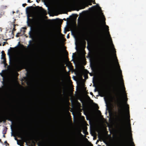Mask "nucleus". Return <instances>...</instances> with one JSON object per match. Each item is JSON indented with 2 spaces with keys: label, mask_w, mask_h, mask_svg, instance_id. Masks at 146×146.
<instances>
[{
  "label": "nucleus",
  "mask_w": 146,
  "mask_h": 146,
  "mask_svg": "<svg viewBox=\"0 0 146 146\" xmlns=\"http://www.w3.org/2000/svg\"><path fill=\"white\" fill-rule=\"evenodd\" d=\"M14 48L12 47H10V49L8 50V55L10 57L14 52Z\"/></svg>",
  "instance_id": "obj_7"
},
{
  "label": "nucleus",
  "mask_w": 146,
  "mask_h": 146,
  "mask_svg": "<svg viewBox=\"0 0 146 146\" xmlns=\"http://www.w3.org/2000/svg\"><path fill=\"white\" fill-rule=\"evenodd\" d=\"M1 58L3 59V63L5 64H6V59L5 58V54L4 51H2L1 52Z\"/></svg>",
  "instance_id": "obj_6"
},
{
  "label": "nucleus",
  "mask_w": 146,
  "mask_h": 146,
  "mask_svg": "<svg viewBox=\"0 0 146 146\" xmlns=\"http://www.w3.org/2000/svg\"><path fill=\"white\" fill-rule=\"evenodd\" d=\"M1 121H3L4 122L6 121V120L11 121H13L12 117L10 115L2 117H1Z\"/></svg>",
  "instance_id": "obj_5"
},
{
  "label": "nucleus",
  "mask_w": 146,
  "mask_h": 146,
  "mask_svg": "<svg viewBox=\"0 0 146 146\" xmlns=\"http://www.w3.org/2000/svg\"><path fill=\"white\" fill-rule=\"evenodd\" d=\"M106 28H107V31H108V37H109L110 38V40H111V43H112V46L113 47V52L115 54V60H116V62H117V66H118V67L119 69V72H120V74H121V84H124V81H123V76H122V71H121V69H120V66L119 65V64L118 62V60H117V58L116 56V51L115 50V48L114 47V46L113 45V43H112V39H111V36H110V33H109V27L108 26H107V25H106Z\"/></svg>",
  "instance_id": "obj_4"
},
{
  "label": "nucleus",
  "mask_w": 146,
  "mask_h": 146,
  "mask_svg": "<svg viewBox=\"0 0 146 146\" xmlns=\"http://www.w3.org/2000/svg\"><path fill=\"white\" fill-rule=\"evenodd\" d=\"M27 5V4L26 3L23 4H22V6L23 7H25V6Z\"/></svg>",
  "instance_id": "obj_24"
},
{
  "label": "nucleus",
  "mask_w": 146,
  "mask_h": 146,
  "mask_svg": "<svg viewBox=\"0 0 146 146\" xmlns=\"http://www.w3.org/2000/svg\"><path fill=\"white\" fill-rule=\"evenodd\" d=\"M1 7L3 9H5L7 7V6H1Z\"/></svg>",
  "instance_id": "obj_21"
},
{
  "label": "nucleus",
  "mask_w": 146,
  "mask_h": 146,
  "mask_svg": "<svg viewBox=\"0 0 146 146\" xmlns=\"http://www.w3.org/2000/svg\"><path fill=\"white\" fill-rule=\"evenodd\" d=\"M2 45L1 43L0 42V46H1Z\"/></svg>",
  "instance_id": "obj_38"
},
{
  "label": "nucleus",
  "mask_w": 146,
  "mask_h": 146,
  "mask_svg": "<svg viewBox=\"0 0 146 146\" xmlns=\"http://www.w3.org/2000/svg\"><path fill=\"white\" fill-rule=\"evenodd\" d=\"M48 40L49 42V43L51 45H53V44H54L53 41L52 40V39H50V38L49 39H48Z\"/></svg>",
  "instance_id": "obj_12"
},
{
  "label": "nucleus",
  "mask_w": 146,
  "mask_h": 146,
  "mask_svg": "<svg viewBox=\"0 0 146 146\" xmlns=\"http://www.w3.org/2000/svg\"><path fill=\"white\" fill-rule=\"evenodd\" d=\"M80 100L81 102L82 103H83V101L82 99Z\"/></svg>",
  "instance_id": "obj_34"
},
{
  "label": "nucleus",
  "mask_w": 146,
  "mask_h": 146,
  "mask_svg": "<svg viewBox=\"0 0 146 146\" xmlns=\"http://www.w3.org/2000/svg\"><path fill=\"white\" fill-rule=\"evenodd\" d=\"M127 119L129 120V122H130V115H129V114H128V115H127Z\"/></svg>",
  "instance_id": "obj_18"
},
{
  "label": "nucleus",
  "mask_w": 146,
  "mask_h": 146,
  "mask_svg": "<svg viewBox=\"0 0 146 146\" xmlns=\"http://www.w3.org/2000/svg\"><path fill=\"white\" fill-rule=\"evenodd\" d=\"M7 128L6 127H5V128H4L3 131V134H6L7 132Z\"/></svg>",
  "instance_id": "obj_15"
},
{
  "label": "nucleus",
  "mask_w": 146,
  "mask_h": 146,
  "mask_svg": "<svg viewBox=\"0 0 146 146\" xmlns=\"http://www.w3.org/2000/svg\"><path fill=\"white\" fill-rule=\"evenodd\" d=\"M126 146H129V144L128 143H127Z\"/></svg>",
  "instance_id": "obj_37"
},
{
  "label": "nucleus",
  "mask_w": 146,
  "mask_h": 146,
  "mask_svg": "<svg viewBox=\"0 0 146 146\" xmlns=\"http://www.w3.org/2000/svg\"><path fill=\"white\" fill-rule=\"evenodd\" d=\"M4 143L5 144V145L6 146H8L9 145V144L7 143V141H6L4 142Z\"/></svg>",
  "instance_id": "obj_19"
},
{
  "label": "nucleus",
  "mask_w": 146,
  "mask_h": 146,
  "mask_svg": "<svg viewBox=\"0 0 146 146\" xmlns=\"http://www.w3.org/2000/svg\"><path fill=\"white\" fill-rule=\"evenodd\" d=\"M38 23L39 25H40L41 24V20H39L38 21Z\"/></svg>",
  "instance_id": "obj_22"
},
{
  "label": "nucleus",
  "mask_w": 146,
  "mask_h": 146,
  "mask_svg": "<svg viewBox=\"0 0 146 146\" xmlns=\"http://www.w3.org/2000/svg\"><path fill=\"white\" fill-rule=\"evenodd\" d=\"M16 30V29H15V28H13L12 30V32H13L14 31H15Z\"/></svg>",
  "instance_id": "obj_26"
},
{
  "label": "nucleus",
  "mask_w": 146,
  "mask_h": 146,
  "mask_svg": "<svg viewBox=\"0 0 146 146\" xmlns=\"http://www.w3.org/2000/svg\"><path fill=\"white\" fill-rule=\"evenodd\" d=\"M29 37L31 38H33V35L31 31H30L29 33Z\"/></svg>",
  "instance_id": "obj_17"
},
{
  "label": "nucleus",
  "mask_w": 146,
  "mask_h": 146,
  "mask_svg": "<svg viewBox=\"0 0 146 146\" xmlns=\"http://www.w3.org/2000/svg\"><path fill=\"white\" fill-rule=\"evenodd\" d=\"M28 0V2L30 3L31 2L30 1V0Z\"/></svg>",
  "instance_id": "obj_33"
},
{
  "label": "nucleus",
  "mask_w": 146,
  "mask_h": 146,
  "mask_svg": "<svg viewBox=\"0 0 146 146\" xmlns=\"http://www.w3.org/2000/svg\"><path fill=\"white\" fill-rule=\"evenodd\" d=\"M6 44H8V42H3V45H2V46H4Z\"/></svg>",
  "instance_id": "obj_20"
},
{
  "label": "nucleus",
  "mask_w": 146,
  "mask_h": 146,
  "mask_svg": "<svg viewBox=\"0 0 146 146\" xmlns=\"http://www.w3.org/2000/svg\"><path fill=\"white\" fill-rule=\"evenodd\" d=\"M16 25H17V24H14L13 25V28H15V27Z\"/></svg>",
  "instance_id": "obj_29"
},
{
  "label": "nucleus",
  "mask_w": 146,
  "mask_h": 146,
  "mask_svg": "<svg viewBox=\"0 0 146 146\" xmlns=\"http://www.w3.org/2000/svg\"><path fill=\"white\" fill-rule=\"evenodd\" d=\"M27 132L25 128L22 127L19 129L18 133L21 138L26 143V144L28 145L29 144H30L31 143L30 141V139Z\"/></svg>",
  "instance_id": "obj_3"
},
{
  "label": "nucleus",
  "mask_w": 146,
  "mask_h": 146,
  "mask_svg": "<svg viewBox=\"0 0 146 146\" xmlns=\"http://www.w3.org/2000/svg\"><path fill=\"white\" fill-rule=\"evenodd\" d=\"M3 86H2V87L0 88V91H3L5 88V83L3 82Z\"/></svg>",
  "instance_id": "obj_10"
},
{
  "label": "nucleus",
  "mask_w": 146,
  "mask_h": 146,
  "mask_svg": "<svg viewBox=\"0 0 146 146\" xmlns=\"http://www.w3.org/2000/svg\"><path fill=\"white\" fill-rule=\"evenodd\" d=\"M105 24L106 25V22H105Z\"/></svg>",
  "instance_id": "obj_42"
},
{
  "label": "nucleus",
  "mask_w": 146,
  "mask_h": 146,
  "mask_svg": "<svg viewBox=\"0 0 146 146\" xmlns=\"http://www.w3.org/2000/svg\"><path fill=\"white\" fill-rule=\"evenodd\" d=\"M74 54V53H73V55H72V57L73 58L74 57L73 55Z\"/></svg>",
  "instance_id": "obj_39"
},
{
  "label": "nucleus",
  "mask_w": 146,
  "mask_h": 146,
  "mask_svg": "<svg viewBox=\"0 0 146 146\" xmlns=\"http://www.w3.org/2000/svg\"><path fill=\"white\" fill-rule=\"evenodd\" d=\"M0 142L1 143H3V142L2 141H1V139H0Z\"/></svg>",
  "instance_id": "obj_32"
},
{
  "label": "nucleus",
  "mask_w": 146,
  "mask_h": 146,
  "mask_svg": "<svg viewBox=\"0 0 146 146\" xmlns=\"http://www.w3.org/2000/svg\"><path fill=\"white\" fill-rule=\"evenodd\" d=\"M96 89H95V92H96Z\"/></svg>",
  "instance_id": "obj_40"
},
{
  "label": "nucleus",
  "mask_w": 146,
  "mask_h": 146,
  "mask_svg": "<svg viewBox=\"0 0 146 146\" xmlns=\"http://www.w3.org/2000/svg\"><path fill=\"white\" fill-rule=\"evenodd\" d=\"M21 46L23 48H25V46H24V45L23 44L21 45Z\"/></svg>",
  "instance_id": "obj_30"
},
{
  "label": "nucleus",
  "mask_w": 146,
  "mask_h": 146,
  "mask_svg": "<svg viewBox=\"0 0 146 146\" xmlns=\"http://www.w3.org/2000/svg\"><path fill=\"white\" fill-rule=\"evenodd\" d=\"M32 6L27 7L26 8V12L28 13L31 11V9L32 8Z\"/></svg>",
  "instance_id": "obj_11"
},
{
  "label": "nucleus",
  "mask_w": 146,
  "mask_h": 146,
  "mask_svg": "<svg viewBox=\"0 0 146 146\" xmlns=\"http://www.w3.org/2000/svg\"><path fill=\"white\" fill-rule=\"evenodd\" d=\"M87 3H86V6H88V5H92L91 1L90 0H87Z\"/></svg>",
  "instance_id": "obj_9"
},
{
  "label": "nucleus",
  "mask_w": 146,
  "mask_h": 146,
  "mask_svg": "<svg viewBox=\"0 0 146 146\" xmlns=\"http://www.w3.org/2000/svg\"><path fill=\"white\" fill-rule=\"evenodd\" d=\"M31 40H30L29 41V44H30V45H33V44H31Z\"/></svg>",
  "instance_id": "obj_27"
},
{
  "label": "nucleus",
  "mask_w": 146,
  "mask_h": 146,
  "mask_svg": "<svg viewBox=\"0 0 146 146\" xmlns=\"http://www.w3.org/2000/svg\"><path fill=\"white\" fill-rule=\"evenodd\" d=\"M69 35H68V36H67V38H69Z\"/></svg>",
  "instance_id": "obj_35"
},
{
  "label": "nucleus",
  "mask_w": 146,
  "mask_h": 146,
  "mask_svg": "<svg viewBox=\"0 0 146 146\" xmlns=\"http://www.w3.org/2000/svg\"><path fill=\"white\" fill-rule=\"evenodd\" d=\"M84 76L85 79H87L88 78V76L87 75H85Z\"/></svg>",
  "instance_id": "obj_25"
},
{
  "label": "nucleus",
  "mask_w": 146,
  "mask_h": 146,
  "mask_svg": "<svg viewBox=\"0 0 146 146\" xmlns=\"http://www.w3.org/2000/svg\"><path fill=\"white\" fill-rule=\"evenodd\" d=\"M64 20H66V19H64Z\"/></svg>",
  "instance_id": "obj_41"
},
{
  "label": "nucleus",
  "mask_w": 146,
  "mask_h": 146,
  "mask_svg": "<svg viewBox=\"0 0 146 146\" xmlns=\"http://www.w3.org/2000/svg\"><path fill=\"white\" fill-rule=\"evenodd\" d=\"M3 136L4 137H5V134H3Z\"/></svg>",
  "instance_id": "obj_36"
},
{
  "label": "nucleus",
  "mask_w": 146,
  "mask_h": 146,
  "mask_svg": "<svg viewBox=\"0 0 146 146\" xmlns=\"http://www.w3.org/2000/svg\"><path fill=\"white\" fill-rule=\"evenodd\" d=\"M21 35V33H18L17 34L16 36V37H18Z\"/></svg>",
  "instance_id": "obj_16"
},
{
  "label": "nucleus",
  "mask_w": 146,
  "mask_h": 146,
  "mask_svg": "<svg viewBox=\"0 0 146 146\" xmlns=\"http://www.w3.org/2000/svg\"><path fill=\"white\" fill-rule=\"evenodd\" d=\"M130 139H131V145H132V146H135L134 143V142L133 141V139H132V135L131 133Z\"/></svg>",
  "instance_id": "obj_13"
},
{
  "label": "nucleus",
  "mask_w": 146,
  "mask_h": 146,
  "mask_svg": "<svg viewBox=\"0 0 146 146\" xmlns=\"http://www.w3.org/2000/svg\"><path fill=\"white\" fill-rule=\"evenodd\" d=\"M2 95V94H0V95L1 96Z\"/></svg>",
  "instance_id": "obj_43"
},
{
  "label": "nucleus",
  "mask_w": 146,
  "mask_h": 146,
  "mask_svg": "<svg viewBox=\"0 0 146 146\" xmlns=\"http://www.w3.org/2000/svg\"><path fill=\"white\" fill-rule=\"evenodd\" d=\"M15 140H16L17 141H19V140L16 137L15 138Z\"/></svg>",
  "instance_id": "obj_28"
},
{
  "label": "nucleus",
  "mask_w": 146,
  "mask_h": 146,
  "mask_svg": "<svg viewBox=\"0 0 146 146\" xmlns=\"http://www.w3.org/2000/svg\"><path fill=\"white\" fill-rule=\"evenodd\" d=\"M125 104L126 105V106H127V111H128V112H129V105L127 104V95L126 94H125Z\"/></svg>",
  "instance_id": "obj_8"
},
{
  "label": "nucleus",
  "mask_w": 146,
  "mask_h": 146,
  "mask_svg": "<svg viewBox=\"0 0 146 146\" xmlns=\"http://www.w3.org/2000/svg\"><path fill=\"white\" fill-rule=\"evenodd\" d=\"M79 18H80V17H79L78 18V23L80 21H79Z\"/></svg>",
  "instance_id": "obj_31"
},
{
  "label": "nucleus",
  "mask_w": 146,
  "mask_h": 146,
  "mask_svg": "<svg viewBox=\"0 0 146 146\" xmlns=\"http://www.w3.org/2000/svg\"><path fill=\"white\" fill-rule=\"evenodd\" d=\"M91 1H92L93 4H95L96 3L95 2V0H90Z\"/></svg>",
  "instance_id": "obj_23"
},
{
  "label": "nucleus",
  "mask_w": 146,
  "mask_h": 146,
  "mask_svg": "<svg viewBox=\"0 0 146 146\" xmlns=\"http://www.w3.org/2000/svg\"><path fill=\"white\" fill-rule=\"evenodd\" d=\"M17 144L18 145H20V146H22V142L21 140H19V141H17Z\"/></svg>",
  "instance_id": "obj_14"
},
{
  "label": "nucleus",
  "mask_w": 146,
  "mask_h": 146,
  "mask_svg": "<svg viewBox=\"0 0 146 146\" xmlns=\"http://www.w3.org/2000/svg\"><path fill=\"white\" fill-rule=\"evenodd\" d=\"M115 80L114 83V89L117 92V102L118 103L120 109L119 110L120 115L119 121L123 125L125 122V113L123 108V104L122 101V95L120 90L119 83L117 80L116 75H115Z\"/></svg>",
  "instance_id": "obj_1"
},
{
  "label": "nucleus",
  "mask_w": 146,
  "mask_h": 146,
  "mask_svg": "<svg viewBox=\"0 0 146 146\" xmlns=\"http://www.w3.org/2000/svg\"><path fill=\"white\" fill-rule=\"evenodd\" d=\"M28 59V55L26 54L21 53L18 55L16 58V61L17 63L16 68L18 71L25 68Z\"/></svg>",
  "instance_id": "obj_2"
}]
</instances>
